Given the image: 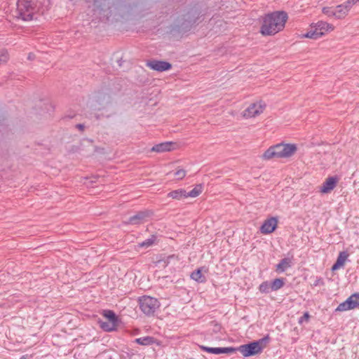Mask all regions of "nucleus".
Instances as JSON below:
<instances>
[{"instance_id":"f257e3e1","label":"nucleus","mask_w":359,"mask_h":359,"mask_svg":"<svg viewBox=\"0 0 359 359\" xmlns=\"http://www.w3.org/2000/svg\"><path fill=\"white\" fill-rule=\"evenodd\" d=\"M287 15L284 11H275L263 17L260 33L264 36L274 35L285 27Z\"/></svg>"},{"instance_id":"f03ea898","label":"nucleus","mask_w":359,"mask_h":359,"mask_svg":"<svg viewBox=\"0 0 359 359\" xmlns=\"http://www.w3.org/2000/svg\"><path fill=\"white\" fill-rule=\"evenodd\" d=\"M270 337L269 335L264 337L247 344L240 346L238 350L244 357H249L260 353L265 348L266 344L269 341Z\"/></svg>"},{"instance_id":"7ed1b4c3","label":"nucleus","mask_w":359,"mask_h":359,"mask_svg":"<svg viewBox=\"0 0 359 359\" xmlns=\"http://www.w3.org/2000/svg\"><path fill=\"white\" fill-rule=\"evenodd\" d=\"M334 29V26L324 21H319L311 26V29L307 32L304 36L306 38L317 39Z\"/></svg>"},{"instance_id":"20e7f679","label":"nucleus","mask_w":359,"mask_h":359,"mask_svg":"<svg viewBox=\"0 0 359 359\" xmlns=\"http://www.w3.org/2000/svg\"><path fill=\"white\" fill-rule=\"evenodd\" d=\"M17 11L19 18L25 21L32 20L35 12L34 2L30 0H18Z\"/></svg>"},{"instance_id":"39448f33","label":"nucleus","mask_w":359,"mask_h":359,"mask_svg":"<svg viewBox=\"0 0 359 359\" xmlns=\"http://www.w3.org/2000/svg\"><path fill=\"white\" fill-rule=\"evenodd\" d=\"M139 304L141 311L147 316L153 315L160 306L157 299L149 296L140 297L139 299Z\"/></svg>"},{"instance_id":"423d86ee","label":"nucleus","mask_w":359,"mask_h":359,"mask_svg":"<svg viewBox=\"0 0 359 359\" xmlns=\"http://www.w3.org/2000/svg\"><path fill=\"white\" fill-rule=\"evenodd\" d=\"M153 215V212L149 210H144L137 212L131 216L128 220L123 222L125 225H140L147 222Z\"/></svg>"},{"instance_id":"0eeeda50","label":"nucleus","mask_w":359,"mask_h":359,"mask_svg":"<svg viewBox=\"0 0 359 359\" xmlns=\"http://www.w3.org/2000/svg\"><path fill=\"white\" fill-rule=\"evenodd\" d=\"M266 104L262 102L251 104L243 111V116L246 118H253L261 114L265 109Z\"/></svg>"},{"instance_id":"6e6552de","label":"nucleus","mask_w":359,"mask_h":359,"mask_svg":"<svg viewBox=\"0 0 359 359\" xmlns=\"http://www.w3.org/2000/svg\"><path fill=\"white\" fill-rule=\"evenodd\" d=\"M359 306V293L351 295L346 301L339 304L337 311H345Z\"/></svg>"},{"instance_id":"1a4fd4ad","label":"nucleus","mask_w":359,"mask_h":359,"mask_svg":"<svg viewBox=\"0 0 359 359\" xmlns=\"http://www.w3.org/2000/svg\"><path fill=\"white\" fill-rule=\"evenodd\" d=\"M274 158H282V143L270 147L262 155L264 160Z\"/></svg>"},{"instance_id":"9d476101","label":"nucleus","mask_w":359,"mask_h":359,"mask_svg":"<svg viewBox=\"0 0 359 359\" xmlns=\"http://www.w3.org/2000/svg\"><path fill=\"white\" fill-rule=\"evenodd\" d=\"M147 66L153 70L160 72L169 70L172 67L171 64L168 62L154 60L148 61Z\"/></svg>"},{"instance_id":"9b49d317","label":"nucleus","mask_w":359,"mask_h":359,"mask_svg":"<svg viewBox=\"0 0 359 359\" xmlns=\"http://www.w3.org/2000/svg\"><path fill=\"white\" fill-rule=\"evenodd\" d=\"M201 350H203L205 352H208L209 353L216 354V355L222 354V353L231 354V353H233L236 351V348H233V347L212 348V347L201 346Z\"/></svg>"},{"instance_id":"f8f14e48","label":"nucleus","mask_w":359,"mask_h":359,"mask_svg":"<svg viewBox=\"0 0 359 359\" xmlns=\"http://www.w3.org/2000/svg\"><path fill=\"white\" fill-rule=\"evenodd\" d=\"M338 178L335 176L327 177L320 188L322 194L330 193L337 186Z\"/></svg>"},{"instance_id":"ddd939ff","label":"nucleus","mask_w":359,"mask_h":359,"mask_svg":"<svg viewBox=\"0 0 359 359\" xmlns=\"http://www.w3.org/2000/svg\"><path fill=\"white\" fill-rule=\"evenodd\" d=\"M278 220L276 217L266 219L260 227V231L264 234L272 233L277 227Z\"/></svg>"},{"instance_id":"4468645a","label":"nucleus","mask_w":359,"mask_h":359,"mask_svg":"<svg viewBox=\"0 0 359 359\" xmlns=\"http://www.w3.org/2000/svg\"><path fill=\"white\" fill-rule=\"evenodd\" d=\"M175 143L172 142H165L154 145L151 149V151L157 153H163L170 151L175 149Z\"/></svg>"},{"instance_id":"2eb2a0df","label":"nucleus","mask_w":359,"mask_h":359,"mask_svg":"<svg viewBox=\"0 0 359 359\" xmlns=\"http://www.w3.org/2000/svg\"><path fill=\"white\" fill-rule=\"evenodd\" d=\"M348 255H349L346 251L340 252L337 257L336 262L332 266V270L336 271L339 268L344 266L346 260L348 257Z\"/></svg>"},{"instance_id":"dca6fc26","label":"nucleus","mask_w":359,"mask_h":359,"mask_svg":"<svg viewBox=\"0 0 359 359\" xmlns=\"http://www.w3.org/2000/svg\"><path fill=\"white\" fill-rule=\"evenodd\" d=\"M297 151V146L294 144L282 143V158H288L292 156Z\"/></svg>"},{"instance_id":"f3484780","label":"nucleus","mask_w":359,"mask_h":359,"mask_svg":"<svg viewBox=\"0 0 359 359\" xmlns=\"http://www.w3.org/2000/svg\"><path fill=\"white\" fill-rule=\"evenodd\" d=\"M292 261L290 258L282 259L276 265V271L283 273L291 266Z\"/></svg>"},{"instance_id":"a211bd4d","label":"nucleus","mask_w":359,"mask_h":359,"mask_svg":"<svg viewBox=\"0 0 359 359\" xmlns=\"http://www.w3.org/2000/svg\"><path fill=\"white\" fill-rule=\"evenodd\" d=\"M187 191L183 189H179L172 191L168 194V197L173 199L180 200L183 198H187Z\"/></svg>"},{"instance_id":"6ab92c4d","label":"nucleus","mask_w":359,"mask_h":359,"mask_svg":"<svg viewBox=\"0 0 359 359\" xmlns=\"http://www.w3.org/2000/svg\"><path fill=\"white\" fill-rule=\"evenodd\" d=\"M100 327L105 332H111L116 330L118 323L108 321V322H104V321H99Z\"/></svg>"},{"instance_id":"aec40b11","label":"nucleus","mask_w":359,"mask_h":359,"mask_svg":"<svg viewBox=\"0 0 359 359\" xmlns=\"http://www.w3.org/2000/svg\"><path fill=\"white\" fill-rule=\"evenodd\" d=\"M191 278L198 283H205L206 281L205 276L202 273L201 269L193 271L191 274Z\"/></svg>"},{"instance_id":"412c9836","label":"nucleus","mask_w":359,"mask_h":359,"mask_svg":"<svg viewBox=\"0 0 359 359\" xmlns=\"http://www.w3.org/2000/svg\"><path fill=\"white\" fill-rule=\"evenodd\" d=\"M335 18L337 19L344 18L348 13L347 9L341 4L334 7Z\"/></svg>"},{"instance_id":"4be33fe9","label":"nucleus","mask_w":359,"mask_h":359,"mask_svg":"<svg viewBox=\"0 0 359 359\" xmlns=\"http://www.w3.org/2000/svg\"><path fill=\"white\" fill-rule=\"evenodd\" d=\"M155 339L152 337H140L135 339V342L142 346H149L154 343Z\"/></svg>"},{"instance_id":"5701e85b","label":"nucleus","mask_w":359,"mask_h":359,"mask_svg":"<svg viewBox=\"0 0 359 359\" xmlns=\"http://www.w3.org/2000/svg\"><path fill=\"white\" fill-rule=\"evenodd\" d=\"M203 185L199 184L195 186V187L190 191L187 192V198L191 197L195 198L199 196L203 191Z\"/></svg>"},{"instance_id":"b1692460","label":"nucleus","mask_w":359,"mask_h":359,"mask_svg":"<svg viewBox=\"0 0 359 359\" xmlns=\"http://www.w3.org/2000/svg\"><path fill=\"white\" fill-rule=\"evenodd\" d=\"M285 285L284 278H278L274 279L271 283V290L272 291H277L279 289L282 288Z\"/></svg>"},{"instance_id":"393cba45","label":"nucleus","mask_w":359,"mask_h":359,"mask_svg":"<svg viewBox=\"0 0 359 359\" xmlns=\"http://www.w3.org/2000/svg\"><path fill=\"white\" fill-rule=\"evenodd\" d=\"M103 316L108 319V321H111L117 323L118 322V318L113 311L104 310L103 311Z\"/></svg>"},{"instance_id":"a878e982","label":"nucleus","mask_w":359,"mask_h":359,"mask_svg":"<svg viewBox=\"0 0 359 359\" xmlns=\"http://www.w3.org/2000/svg\"><path fill=\"white\" fill-rule=\"evenodd\" d=\"M156 236L155 235H151L149 238L146 239L142 243H139V247L140 248H149L156 241Z\"/></svg>"},{"instance_id":"bb28decb","label":"nucleus","mask_w":359,"mask_h":359,"mask_svg":"<svg viewBox=\"0 0 359 359\" xmlns=\"http://www.w3.org/2000/svg\"><path fill=\"white\" fill-rule=\"evenodd\" d=\"M259 290L262 293L268 294L271 290V283L268 281H264L259 286Z\"/></svg>"},{"instance_id":"cd10ccee","label":"nucleus","mask_w":359,"mask_h":359,"mask_svg":"<svg viewBox=\"0 0 359 359\" xmlns=\"http://www.w3.org/2000/svg\"><path fill=\"white\" fill-rule=\"evenodd\" d=\"M9 60V55L7 50H1L0 51V65L5 64Z\"/></svg>"},{"instance_id":"c85d7f7f","label":"nucleus","mask_w":359,"mask_h":359,"mask_svg":"<svg viewBox=\"0 0 359 359\" xmlns=\"http://www.w3.org/2000/svg\"><path fill=\"white\" fill-rule=\"evenodd\" d=\"M187 22L190 26H191L196 22V19L191 18L190 16V13H188L187 18L181 25L183 28L188 27V25L186 24Z\"/></svg>"},{"instance_id":"c756f323","label":"nucleus","mask_w":359,"mask_h":359,"mask_svg":"<svg viewBox=\"0 0 359 359\" xmlns=\"http://www.w3.org/2000/svg\"><path fill=\"white\" fill-rule=\"evenodd\" d=\"M323 13L329 17H335L334 8L333 7H324L323 8Z\"/></svg>"},{"instance_id":"7c9ffc66","label":"nucleus","mask_w":359,"mask_h":359,"mask_svg":"<svg viewBox=\"0 0 359 359\" xmlns=\"http://www.w3.org/2000/svg\"><path fill=\"white\" fill-rule=\"evenodd\" d=\"M177 180H182L186 175V171L183 169H179L174 173Z\"/></svg>"},{"instance_id":"2f4dec72","label":"nucleus","mask_w":359,"mask_h":359,"mask_svg":"<svg viewBox=\"0 0 359 359\" xmlns=\"http://www.w3.org/2000/svg\"><path fill=\"white\" fill-rule=\"evenodd\" d=\"M309 314L308 312H306L304 313V314L303 315V316H302L299 319V324H302L304 321H308L309 319Z\"/></svg>"},{"instance_id":"473e14b6","label":"nucleus","mask_w":359,"mask_h":359,"mask_svg":"<svg viewBox=\"0 0 359 359\" xmlns=\"http://www.w3.org/2000/svg\"><path fill=\"white\" fill-rule=\"evenodd\" d=\"M343 6H344L345 8L347 9V11L349 12L352 6H353L350 0L346 1L344 3L341 4Z\"/></svg>"},{"instance_id":"72a5a7b5","label":"nucleus","mask_w":359,"mask_h":359,"mask_svg":"<svg viewBox=\"0 0 359 359\" xmlns=\"http://www.w3.org/2000/svg\"><path fill=\"white\" fill-rule=\"evenodd\" d=\"M76 127L78 129L81 130H83V128H84V126H83V124H81V123L77 124V125L76 126Z\"/></svg>"},{"instance_id":"f704fd0d","label":"nucleus","mask_w":359,"mask_h":359,"mask_svg":"<svg viewBox=\"0 0 359 359\" xmlns=\"http://www.w3.org/2000/svg\"><path fill=\"white\" fill-rule=\"evenodd\" d=\"M320 282H322V279H321L320 278H318V279L315 281V283H314V284H313V285H314L315 286H317V285H318Z\"/></svg>"},{"instance_id":"c9c22d12","label":"nucleus","mask_w":359,"mask_h":359,"mask_svg":"<svg viewBox=\"0 0 359 359\" xmlns=\"http://www.w3.org/2000/svg\"><path fill=\"white\" fill-rule=\"evenodd\" d=\"M351 4L353 5L355 4L356 3L359 2V0H350Z\"/></svg>"}]
</instances>
